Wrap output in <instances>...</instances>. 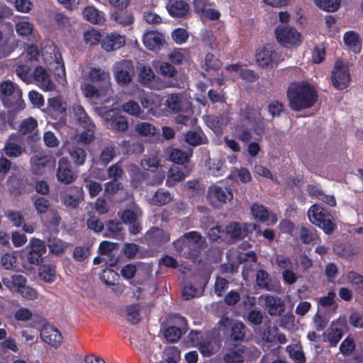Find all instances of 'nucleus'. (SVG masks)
<instances>
[{
	"label": "nucleus",
	"instance_id": "42",
	"mask_svg": "<svg viewBox=\"0 0 363 363\" xmlns=\"http://www.w3.org/2000/svg\"><path fill=\"white\" fill-rule=\"evenodd\" d=\"M251 212L255 218L261 222H267L269 220V213L267 207L259 203H253L251 206Z\"/></svg>",
	"mask_w": 363,
	"mask_h": 363
},
{
	"label": "nucleus",
	"instance_id": "44",
	"mask_svg": "<svg viewBox=\"0 0 363 363\" xmlns=\"http://www.w3.org/2000/svg\"><path fill=\"white\" fill-rule=\"evenodd\" d=\"M246 326L242 322H236L231 328L230 340L238 343L245 338Z\"/></svg>",
	"mask_w": 363,
	"mask_h": 363
},
{
	"label": "nucleus",
	"instance_id": "2",
	"mask_svg": "<svg viewBox=\"0 0 363 363\" xmlns=\"http://www.w3.org/2000/svg\"><path fill=\"white\" fill-rule=\"evenodd\" d=\"M308 217L311 223L321 228L327 235L331 234L336 228L333 216L319 204H313L309 208Z\"/></svg>",
	"mask_w": 363,
	"mask_h": 363
},
{
	"label": "nucleus",
	"instance_id": "34",
	"mask_svg": "<svg viewBox=\"0 0 363 363\" xmlns=\"http://www.w3.org/2000/svg\"><path fill=\"white\" fill-rule=\"evenodd\" d=\"M20 88L11 81H4L0 84V99L3 104H9V96Z\"/></svg>",
	"mask_w": 363,
	"mask_h": 363
},
{
	"label": "nucleus",
	"instance_id": "16",
	"mask_svg": "<svg viewBox=\"0 0 363 363\" xmlns=\"http://www.w3.org/2000/svg\"><path fill=\"white\" fill-rule=\"evenodd\" d=\"M40 337L45 343L57 347L62 342V335L61 333L54 327L44 326L40 331Z\"/></svg>",
	"mask_w": 363,
	"mask_h": 363
},
{
	"label": "nucleus",
	"instance_id": "18",
	"mask_svg": "<svg viewBox=\"0 0 363 363\" xmlns=\"http://www.w3.org/2000/svg\"><path fill=\"white\" fill-rule=\"evenodd\" d=\"M125 37L118 33H111L101 40V47L107 52L118 50L125 45Z\"/></svg>",
	"mask_w": 363,
	"mask_h": 363
},
{
	"label": "nucleus",
	"instance_id": "21",
	"mask_svg": "<svg viewBox=\"0 0 363 363\" xmlns=\"http://www.w3.org/2000/svg\"><path fill=\"white\" fill-rule=\"evenodd\" d=\"M264 301L267 311L272 316H279L285 311V304L279 297L267 295Z\"/></svg>",
	"mask_w": 363,
	"mask_h": 363
},
{
	"label": "nucleus",
	"instance_id": "57",
	"mask_svg": "<svg viewBox=\"0 0 363 363\" xmlns=\"http://www.w3.org/2000/svg\"><path fill=\"white\" fill-rule=\"evenodd\" d=\"M123 110L125 113L134 116H140L143 113L138 103L133 100L125 103L123 105Z\"/></svg>",
	"mask_w": 363,
	"mask_h": 363
},
{
	"label": "nucleus",
	"instance_id": "32",
	"mask_svg": "<svg viewBox=\"0 0 363 363\" xmlns=\"http://www.w3.org/2000/svg\"><path fill=\"white\" fill-rule=\"evenodd\" d=\"M185 171L179 169V167L171 168L166 183L168 186L174 185V182L184 179L190 173L191 167L184 168Z\"/></svg>",
	"mask_w": 363,
	"mask_h": 363
},
{
	"label": "nucleus",
	"instance_id": "12",
	"mask_svg": "<svg viewBox=\"0 0 363 363\" xmlns=\"http://www.w3.org/2000/svg\"><path fill=\"white\" fill-rule=\"evenodd\" d=\"M110 75L101 68L91 67L86 80L106 91L111 89Z\"/></svg>",
	"mask_w": 363,
	"mask_h": 363
},
{
	"label": "nucleus",
	"instance_id": "41",
	"mask_svg": "<svg viewBox=\"0 0 363 363\" xmlns=\"http://www.w3.org/2000/svg\"><path fill=\"white\" fill-rule=\"evenodd\" d=\"M299 239L303 244L309 245L318 237L316 230L313 227L302 226L299 231Z\"/></svg>",
	"mask_w": 363,
	"mask_h": 363
},
{
	"label": "nucleus",
	"instance_id": "26",
	"mask_svg": "<svg viewBox=\"0 0 363 363\" xmlns=\"http://www.w3.org/2000/svg\"><path fill=\"white\" fill-rule=\"evenodd\" d=\"M240 117L249 123H252L262 116L261 108L257 106L245 105L241 107L239 111Z\"/></svg>",
	"mask_w": 363,
	"mask_h": 363
},
{
	"label": "nucleus",
	"instance_id": "19",
	"mask_svg": "<svg viewBox=\"0 0 363 363\" xmlns=\"http://www.w3.org/2000/svg\"><path fill=\"white\" fill-rule=\"evenodd\" d=\"M70 193L66 194L62 198L63 204L71 208H77L83 199L82 187L73 186L69 189Z\"/></svg>",
	"mask_w": 363,
	"mask_h": 363
},
{
	"label": "nucleus",
	"instance_id": "55",
	"mask_svg": "<svg viewBox=\"0 0 363 363\" xmlns=\"http://www.w3.org/2000/svg\"><path fill=\"white\" fill-rule=\"evenodd\" d=\"M108 233L106 236L116 238L121 234L123 230L122 223L118 220H110L107 223Z\"/></svg>",
	"mask_w": 363,
	"mask_h": 363
},
{
	"label": "nucleus",
	"instance_id": "1",
	"mask_svg": "<svg viewBox=\"0 0 363 363\" xmlns=\"http://www.w3.org/2000/svg\"><path fill=\"white\" fill-rule=\"evenodd\" d=\"M286 96L291 109L300 111L312 107L318 100V93L307 82L289 84Z\"/></svg>",
	"mask_w": 363,
	"mask_h": 363
},
{
	"label": "nucleus",
	"instance_id": "35",
	"mask_svg": "<svg viewBox=\"0 0 363 363\" xmlns=\"http://www.w3.org/2000/svg\"><path fill=\"white\" fill-rule=\"evenodd\" d=\"M3 283L9 289L18 291V289H21L27 283V279L21 274H13L10 279L4 278Z\"/></svg>",
	"mask_w": 363,
	"mask_h": 363
},
{
	"label": "nucleus",
	"instance_id": "6",
	"mask_svg": "<svg viewBox=\"0 0 363 363\" xmlns=\"http://www.w3.org/2000/svg\"><path fill=\"white\" fill-rule=\"evenodd\" d=\"M275 35L278 43L289 48L301 43V35L292 26H278L275 28Z\"/></svg>",
	"mask_w": 363,
	"mask_h": 363
},
{
	"label": "nucleus",
	"instance_id": "30",
	"mask_svg": "<svg viewBox=\"0 0 363 363\" xmlns=\"http://www.w3.org/2000/svg\"><path fill=\"white\" fill-rule=\"evenodd\" d=\"M9 104H3L6 108L12 109L14 111H19L24 109L26 104L22 98V91L21 89L16 90L15 92L9 96Z\"/></svg>",
	"mask_w": 363,
	"mask_h": 363
},
{
	"label": "nucleus",
	"instance_id": "36",
	"mask_svg": "<svg viewBox=\"0 0 363 363\" xmlns=\"http://www.w3.org/2000/svg\"><path fill=\"white\" fill-rule=\"evenodd\" d=\"M39 276L45 282H53L55 279V266L53 264L42 263L39 268Z\"/></svg>",
	"mask_w": 363,
	"mask_h": 363
},
{
	"label": "nucleus",
	"instance_id": "43",
	"mask_svg": "<svg viewBox=\"0 0 363 363\" xmlns=\"http://www.w3.org/2000/svg\"><path fill=\"white\" fill-rule=\"evenodd\" d=\"M172 200V197L170 192L164 189L157 190L152 199V203L158 206H164Z\"/></svg>",
	"mask_w": 363,
	"mask_h": 363
},
{
	"label": "nucleus",
	"instance_id": "40",
	"mask_svg": "<svg viewBox=\"0 0 363 363\" xmlns=\"http://www.w3.org/2000/svg\"><path fill=\"white\" fill-rule=\"evenodd\" d=\"M71 159L77 166H82L86 160V152L85 150L79 147H72L69 150Z\"/></svg>",
	"mask_w": 363,
	"mask_h": 363
},
{
	"label": "nucleus",
	"instance_id": "8",
	"mask_svg": "<svg viewBox=\"0 0 363 363\" xmlns=\"http://www.w3.org/2000/svg\"><path fill=\"white\" fill-rule=\"evenodd\" d=\"M331 82L333 86L338 90L346 89L350 83L349 67L340 60L335 62L332 70Z\"/></svg>",
	"mask_w": 363,
	"mask_h": 363
},
{
	"label": "nucleus",
	"instance_id": "47",
	"mask_svg": "<svg viewBox=\"0 0 363 363\" xmlns=\"http://www.w3.org/2000/svg\"><path fill=\"white\" fill-rule=\"evenodd\" d=\"M135 131L140 136H152L157 133V129L148 122H141L136 125Z\"/></svg>",
	"mask_w": 363,
	"mask_h": 363
},
{
	"label": "nucleus",
	"instance_id": "25",
	"mask_svg": "<svg viewBox=\"0 0 363 363\" xmlns=\"http://www.w3.org/2000/svg\"><path fill=\"white\" fill-rule=\"evenodd\" d=\"M184 137L185 143L193 147L206 145L208 142L206 135L201 129L188 130L185 133Z\"/></svg>",
	"mask_w": 363,
	"mask_h": 363
},
{
	"label": "nucleus",
	"instance_id": "37",
	"mask_svg": "<svg viewBox=\"0 0 363 363\" xmlns=\"http://www.w3.org/2000/svg\"><path fill=\"white\" fill-rule=\"evenodd\" d=\"M348 281L354 286V289L360 296H363V276L355 271H349L346 275Z\"/></svg>",
	"mask_w": 363,
	"mask_h": 363
},
{
	"label": "nucleus",
	"instance_id": "39",
	"mask_svg": "<svg viewBox=\"0 0 363 363\" xmlns=\"http://www.w3.org/2000/svg\"><path fill=\"white\" fill-rule=\"evenodd\" d=\"M24 149L18 144L8 140L2 150L4 153L9 157L15 158L23 154Z\"/></svg>",
	"mask_w": 363,
	"mask_h": 363
},
{
	"label": "nucleus",
	"instance_id": "60",
	"mask_svg": "<svg viewBox=\"0 0 363 363\" xmlns=\"http://www.w3.org/2000/svg\"><path fill=\"white\" fill-rule=\"evenodd\" d=\"M33 24L28 21H19L16 24V30L18 35L28 37L32 34Z\"/></svg>",
	"mask_w": 363,
	"mask_h": 363
},
{
	"label": "nucleus",
	"instance_id": "62",
	"mask_svg": "<svg viewBox=\"0 0 363 363\" xmlns=\"http://www.w3.org/2000/svg\"><path fill=\"white\" fill-rule=\"evenodd\" d=\"M197 347L204 357H210L213 354V347L209 339L203 338Z\"/></svg>",
	"mask_w": 363,
	"mask_h": 363
},
{
	"label": "nucleus",
	"instance_id": "27",
	"mask_svg": "<svg viewBox=\"0 0 363 363\" xmlns=\"http://www.w3.org/2000/svg\"><path fill=\"white\" fill-rule=\"evenodd\" d=\"M82 91L86 98L98 99L100 97L105 96L108 91H106L95 84L84 82L81 86Z\"/></svg>",
	"mask_w": 363,
	"mask_h": 363
},
{
	"label": "nucleus",
	"instance_id": "61",
	"mask_svg": "<svg viewBox=\"0 0 363 363\" xmlns=\"http://www.w3.org/2000/svg\"><path fill=\"white\" fill-rule=\"evenodd\" d=\"M205 65L207 70L217 71L220 68L222 62L213 54L208 52L205 57Z\"/></svg>",
	"mask_w": 363,
	"mask_h": 363
},
{
	"label": "nucleus",
	"instance_id": "3",
	"mask_svg": "<svg viewBox=\"0 0 363 363\" xmlns=\"http://www.w3.org/2000/svg\"><path fill=\"white\" fill-rule=\"evenodd\" d=\"M206 199L213 208L220 209L233 199V193L228 186L214 184L208 186Z\"/></svg>",
	"mask_w": 363,
	"mask_h": 363
},
{
	"label": "nucleus",
	"instance_id": "23",
	"mask_svg": "<svg viewBox=\"0 0 363 363\" xmlns=\"http://www.w3.org/2000/svg\"><path fill=\"white\" fill-rule=\"evenodd\" d=\"M193 150H189V152H184L178 148H172L169 151V159L175 164H181L184 168L191 167L189 158L192 156Z\"/></svg>",
	"mask_w": 363,
	"mask_h": 363
},
{
	"label": "nucleus",
	"instance_id": "24",
	"mask_svg": "<svg viewBox=\"0 0 363 363\" xmlns=\"http://www.w3.org/2000/svg\"><path fill=\"white\" fill-rule=\"evenodd\" d=\"M139 82L146 88L157 89L156 76L152 69L149 66H143L140 70Z\"/></svg>",
	"mask_w": 363,
	"mask_h": 363
},
{
	"label": "nucleus",
	"instance_id": "13",
	"mask_svg": "<svg viewBox=\"0 0 363 363\" xmlns=\"http://www.w3.org/2000/svg\"><path fill=\"white\" fill-rule=\"evenodd\" d=\"M33 79L38 86L45 91H51L55 89V84L51 79L48 71L42 66H37L33 71Z\"/></svg>",
	"mask_w": 363,
	"mask_h": 363
},
{
	"label": "nucleus",
	"instance_id": "10",
	"mask_svg": "<svg viewBox=\"0 0 363 363\" xmlns=\"http://www.w3.org/2000/svg\"><path fill=\"white\" fill-rule=\"evenodd\" d=\"M30 245V250L26 257L28 262L34 265L41 264L43 262V256L47 252L45 242L38 238H32Z\"/></svg>",
	"mask_w": 363,
	"mask_h": 363
},
{
	"label": "nucleus",
	"instance_id": "17",
	"mask_svg": "<svg viewBox=\"0 0 363 363\" xmlns=\"http://www.w3.org/2000/svg\"><path fill=\"white\" fill-rule=\"evenodd\" d=\"M167 9L171 16L182 18L189 13V6L185 0H169Z\"/></svg>",
	"mask_w": 363,
	"mask_h": 363
},
{
	"label": "nucleus",
	"instance_id": "38",
	"mask_svg": "<svg viewBox=\"0 0 363 363\" xmlns=\"http://www.w3.org/2000/svg\"><path fill=\"white\" fill-rule=\"evenodd\" d=\"M165 105L172 113H179L182 109V97L178 94H172L167 96Z\"/></svg>",
	"mask_w": 363,
	"mask_h": 363
},
{
	"label": "nucleus",
	"instance_id": "4",
	"mask_svg": "<svg viewBox=\"0 0 363 363\" xmlns=\"http://www.w3.org/2000/svg\"><path fill=\"white\" fill-rule=\"evenodd\" d=\"M74 113L79 125L84 129L79 135V140L89 144L94 138L95 124L82 106H77Z\"/></svg>",
	"mask_w": 363,
	"mask_h": 363
},
{
	"label": "nucleus",
	"instance_id": "15",
	"mask_svg": "<svg viewBox=\"0 0 363 363\" xmlns=\"http://www.w3.org/2000/svg\"><path fill=\"white\" fill-rule=\"evenodd\" d=\"M180 326L175 325L168 327L164 333L165 339L169 342H177L184 333L187 331V322L185 318L182 316L178 317Z\"/></svg>",
	"mask_w": 363,
	"mask_h": 363
},
{
	"label": "nucleus",
	"instance_id": "63",
	"mask_svg": "<svg viewBox=\"0 0 363 363\" xmlns=\"http://www.w3.org/2000/svg\"><path fill=\"white\" fill-rule=\"evenodd\" d=\"M34 206L38 213L41 215L48 212L50 202L44 197L38 196L35 199Z\"/></svg>",
	"mask_w": 363,
	"mask_h": 363
},
{
	"label": "nucleus",
	"instance_id": "31",
	"mask_svg": "<svg viewBox=\"0 0 363 363\" xmlns=\"http://www.w3.org/2000/svg\"><path fill=\"white\" fill-rule=\"evenodd\" d=\"M162 40L159 33L154 31L147 32L143 35V43L150 50L160 48L162 45Z\"/></svg>",
	"mask_w": 363,
	"mask_h": 363
},
{
	"label": "nucleus",
	"instance_id": "52",
	"mask_svg": "<svg viewBox=\"0 0 363 363\" xmlns=\"http://www.w3.org/2000/svg\"><path fill=\"white\" fill-rule=\"evenodd\" d=\"M226 234L231 238L241 240L245 237V233L242 231L240 225L238 223H232L225 227Z\"/></svg>",
	"mask_w": 363,
	"mask_h": 363
},
{
	"label": "nucleus",
	"instance_id": "5",
	"mask_svg": "<svg viewBox=\"0 0 363 363\" xmlns=\"http://www.w3.org/2000/svg\"><path fill=\"white\" fill-rule=\"evenodd\" d=\"M101 116L113 132L125 133L128 128L127 118L122 115L121 110L118 108L105 110Z\"/></svg>",
	"mask_w": 363,
	"mask_h": 363
},
{
	"label": "nucleus",
	"instance_id": "20",
	"mask_svg": "<svg viewBox=\"0 0 363 363\" xmlns=\"http://www.w3.org/2000/svg\"><path fill=\"white\" fill-rule=\"evenodd\" d=\"M245 346L240 343L230 345L228 352L224 355L225 363H242L244 361Z\"/></svg>",
	"mask_w": 363,
	"mask_h": 363
},
{
	"label": "nucleus",
	"instance_id": "56",
	"mask_svg": "<svg viewBox=\"0 0 363 363\" xmlns=\"http://www.w3.org/2000/svg\"><path fill=\"white\" fill-rule=\"evenodd\" d=\"M13 10L6 5L0 6V24L4 23L9 31L13 32V27L11 22H5L6 18H10L13 15Z\"/></svg>",
	"mask_w": 363,
	"mask_h": 363
},
{
	"label": "nucleus",
	"instance_id": "59",
	"mask_svg": "<svg viewBox=\"0 0 363 363\" xmlns=\"http://www.w3.org/2000/svg\"><path fill=\"white\" fill-rule=\"evenodd\" d=\"M150 233L154 241L158 244L166 243L170 240L169 235L159 228H153Z\"/></svg>",
	"mask_w": 363,
	"mask_h": 363
},
{
	"label": "nucleus",
	"instance_id": "51",
	"mask_svg": "<svg viewBox=\"0 0 363 363\" xmlns=\"http://www.w3.org/2000/svg\"><path fill=\"white\" fill-rule=\"evenodd\" d=\"M140 306L139 304H132L126 306L127 319L132 324L140 322Z\"/></svg>",
	"mask_w": 363,
	"mask_h": 363
},
{
	"label": "nucleus",
	"instance_id": "22",
	"mask_svg": "<svg viewBox=\"0 0 363 363\" xmlns=\"http://www.w3.org/2000/svg\"><path fill=\"white\" fill-rule=\"evenodd\" d=\"M257 285L260 288L269 291H277L279 288V284L273 282L269 274L263 269H259L256 275Z\"/></svg>",
	"mask_w": 363,
	"mask_h": 363
},
{
	"label": "nucleus",
	"instance_id": "7",
	"mask_svg": "<svg viewBox=\"0 0 363 363\" xmlns=\"http://www.w3.org/2000/svg\"><path fill=\"white\" fill-rule=\"evenodd\" d=\"M255 57L258 65L262 68H272L283 60L281 54L270 45H264L257 52Z\"/></svg>",
	"mask_w": 363,
	"mask_h": 363
},
{
	"label": "nucleus",
	"instance_id": "29",
	"mask_svg": "<svg viewBox=\"0 0 363 363\" xmlns=\"http://www.w3.org/2000/svg\"><path fill=\"white\" fill-rule=\"evenodd\" d=\"M83 16L86 20L94 24H101L104 22V14L94 6H86L83 10Z\"/></svg>",
	"mask_w": 363,
	"mask_h": 363
},
{
	"label": "nucleus",
	"instance_id": "9",
	"mask_svg": "<svg viewBox=\"0 0 363 363\" xmlns=\"http://www.w3.org/2000/svg\"><path fill=\"white\" fill-rule=\"evenodd\" d=\"M57 181L64 184H70L74 182L77 177V172H74L71 162L66 157H61L57 162L56 169Z\"/></svg>",
	"mask_w": 363,
	"mask_h": 363
},
{
	"label": "nucleus",
	"instance_id": "53",
	"mask_svg": "<svg viewBox=\"0 0 363 363\" xmlns=\"http://www.w3.org/2000/svg\"><path fill=\"white\" fill-rule=\"evenodd\" d=\"M37 126V121L32 117H29L22 121L19 125L18 131L22 135H26L33 132Z\"/></svg>",
	"mask_w": 363,
	"mask_h": 363
},
{
	"label": "nucleus",
	"instance_id": "33",
	"mask_svg": "<svg viewBox=\"0 0 363 363\" xmlns=\"http://www.w3.org/2000/svg\"><path fill=\"white\" fill-rule=\"evenodd\" d=\"M324 341H328L330 347H335L343 336V332L341 328L330 326L326 332L323 333Z\"/></svg>",
	"mask_w": 363,
	"mask_h": 363
},
{
	"label": "nucleus",
	"instance_id": "48",
	"mask_svg": "<svg viewBox=\"0 0 363 363\" xmlns=\"http://www.w3.org/2000/svg\"><path fill=\"white\" fill-rule=\"evenodd\" d=\"M320 9L328 12L336 11L340 6V0H314Z\"/></svg>",
	"mask_w": 363,
	"mask_h": 363
},
{
	"label": "nucleus",
	"instance_id": "46",
	"mask_svg": "<svg viewBox=\"0 0 363 363\" xmlns=\"http://www.w3.org/2000/svg\"><path fill=\"white\" fill-rule=\"evenodd\" d=\"M116 155V147L114 145H108L105 147L99 157V162L104 166H106L111 162Z\"/></svg>",
	"mask_w": 363,
	"mask_h": 363
},
{
	"label": "nucleus",
	"instance_id": "50",
	"mask_svg": "<svg viewBox=\"0 0 363 363\" xmlns=\"http://www.w3.org/2000/svg\"><path fill=\"white\" fill-rule=\"evenodd\" d=\"M206 122L215 133L220 132L224 125L223 118L220 116H208Z\"/></svg>",
	"mask_w": 363,
	"mask_h": 363
},
{
	"label": "nucleus",
	"instance_id": "54",
	"mask_svg": "<svg viewBox=\"0 0 363 363\" xmlns=\"http://www.w3.org/2000/svg\"><path fill=\"white\" fill-rule=\"evenodd\" d=\"M251 124L253 133L259 138V140L268 131L269 128L265 124V120L263 116Z\"/></svg>",
	"mask_w": 363,
	"mask_h": 363
},
{
	"label": "nucleus",
	"instance_id": "11",
	"mask_svg": "<svg viewBox=\"0 0 363 363\" xmlns=\"http://www.w3.org/2000/svg\"><path fill=\"white\" fill-rule=\"evenodd\" d=\"M116 79L119 84H127L135 74V68L131 60H123L116 65Z\"/></svg>",
	"mask_w": 363,
	"mask_h": 363
},
{
	"label": "nucleus",
	"instance_id": "49",
	"mask_svg": "<svg viewBox=\"0 0 363 363\" xmlns=\"http://www.w3.org/2000/svg\"><path fill=\"white\" fill-rule=\"evenodd\" d=\"M235 138L245 144L248 143L252 138L251 130L243 125H236L235 128Z\"/></svg>",
	"mask_w": 363,
	"mask_h": 363
},
{
	"label": "nucleus",
	"instance_id": "64",
	"mask_svg": "<svg viewBox=\"0 0 363 363\" xmlns=\"http://www.w3.org/2000/svg\"><path fill=\"white\" fill-rule=\"evenodd\" d=\"M86 225L89 229L94 230L95 233H101L104 228V223L94 215L91 216L86 220Z\"/></svg>",
	"mask_w": 363,
	"mask_h": 363
},
{
	"label": "nucleus",
	"instance_id": "58",
	"mask_svg": "<svg viewBox=\"0 0 363 363\" xmlns=\"http://www.w3.org/2000/svg\"><path fill=\"white\" fill-rule=\"evenodd\" d=\"M355 342L352 337L347 336L339 347L340 352L344 355L352 354L355 350Z\"/></svg>",
	"mask_w": 363,
	"mask_h": 363
},
{
	"label": "nucleus",
	"instance_id": "45",
	"mask_svg": "<svg viewBox=\"0 0 363 363\" xmlns=\"http://www.w3.org/2000/svg\"><path fill=\"white\" fill-rule=\"evenodd\" d=\"M113 16L114 20L118 23L121 24L123 26H130L134 21V17L131 12L128 11H116Z\"/></svg>",
	"mask_w": 363,
	"mask_h": 363
},
{
	"label": "nucleus",
	"instance_id": "14",
	"mask_svg": "<svg viewBox=\"0 0 363 363\" xmlns=\"http://www.w3.org/2000/svg\"><path fill=\"white\" fill-rule=\"evenodd\" d=\"M55 160L46 155H35L31 158V170L36 175H42L46 172L48 168L53 167Z\"/></svg>",
	"mask_w": 363,
	"mask_h": 363
},
{
	"label": "nucleus",
	"instance_id": "28",
	"mask_svg": "<svg viewBox=\"0 0 363 363\" xmlns=\"http://www.w3.org/2000/svg\"><path fill=\"white\" fill-rule=\"evenodd\" d=\"M343 40L353 52L359 53L362 50V41L357 33L353 30L347 31L344 34Z\"/></svg>",
	"mask_w": 363,
	"mask_h": 363
}]
</instances>
